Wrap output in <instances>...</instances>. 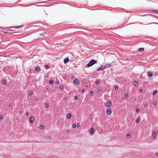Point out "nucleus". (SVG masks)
<instances>
[{
  "mask_svg": "<svg viewBox=\"0 0 158 158\" xmlns=\"http://www.w3.org/2000/svg\"><path fill=\"white\" fill-rule=\"evenodd\" d=\"M85 89H81V92L82 93H84V92H85Z\"/></svg>",
  "mask_w": 158,
  "mask_h": 158,
  "instance_id": "obj_33",
  "label": "nucleus"
},
{
  "mask_svg": "<svg viewBox=\"0 0 158 158\" xmlns=\"http://www.w3.org/2000/svg\"><path fill=\"white\" fill-rule=\"evenodd\" d=\"M45 67L46 68H48L49 67V66L48 65H45Z\"/></svg>",
  "mask_w": 158,
  "mask_h": 158,
  "instance_id": "obj_35",
  "label": "nucleus"
},
{
  "mask_svg": "<svg viewBox=\"0 0 158 158\" xmlns=\"http://www.w3.org/2000/svg\"><path fill=\"white\" fill-rule=\"evenodd\" d=\"M56 83L57 84H59V81L56 82Z\"/></svg>",
  "mask_w": 158,
  "mask_h": 158,
  "instance_id": "obj_46",
  "label": "nucleus"
},
{
  "mask_svg": "<svg viewBox=\"0 0 158 158\" xmlns=\"http://www.w3.org/2000/svg\"><path fill=\"white\" fill-rule=\"evenodd\" d=\"M104 67L105 69V68H110L111 67V65L110 64H106V65H104Z\"/></svg>",
  "mask_w": 158,
  "mask_h": 158,
  "instance_id": "obj_6",
  "label": "nucleus"
},
{
  "mask_svg": "<svg viewBox=\"0 0 158 158\" xmlns=\"http://www.w3.org/2000/svg\"><path fill=\"white\" fill-rule=\"evenodd\" d=\"M131 134H127V138H129L131 137Z\"/></svg>",
  "mask_w": 158,
  "mask_h": 158,
  "instance_id": "obj_18",
  "label": "nucleus"
},
{
  "mask_svg": "<svg viewBox=\"0 0 158 158\" xmlns=\"http://www.w3.org/2000/svg\"><path fill=\"white\" fill-rule=\"evenodd\" d=\"M33 94V93L32 91H30L29 92V95L30 96L31 95Z\"/></svg>",
  "mask_w": 158,
  "mask_h": 158,
  "instance_id": "obj_31",
  "label": "nucleus"
},
{
  "mask_svg": "<svg viewBox=\"0 0 158 158\" xmlns=\"http://www.w3.org/2000/svg\"><path fill=\"white\" fill-rule=\"evenodd\" d=\"M111 106V102L110 101H107L106 103V106L108 107H110Z\"/></svg>",
  "mask_w": 158,
  "mask_h": 158,
  "instance_id": "obj_3",
  "label": "nucleus"
},
{
  "mask_svg": "<svg viewBox=\"0 0 158 158\" xmlns=\"http://www.w3.org/2000/svg\"><path fill=\"white\" fill-rule=\"evenodd\" d=\"M3 119V116L2 115L0 116V120H1Z\"/></svg>",
  "mask_w": 158,
  "mask_h": 158,
  "instance_id": "obj_32",
  "label": "nucleus"
},
{
  "mask_svg": "<svg viewBox=\"0 0 158 158\" xmlns=\"http://www.w3.org/2000/svg\"><path fill=\"white\" fill-rule=\"evenodd\" d=\"M153 104L154 105H156L157 104V102L156 101H154L153 102Z\"/></svg>",
  "mask_w": 158,
  "mask_h": 158,
  "instance_id": "obj_26",
  "label": "nucleus"
},
{
  "mask_svg": "<svg viewBox=\"0 0 158 158\" xmlns=\"http://www.w3.org/2000/svg\"><path fill=\"white\" fill-rule=\"evenodd\" d=\"M114 89H115V90H117L118 89V86H116L115 87V88H114Z\"/></svg>",
  "mask_w": 158,
  "mask_h": 158,
  "instance_id": "obj_22",
  "label": "nucleus"
},
{
  "mask_svg": "<svg viewBox=\"0 0 158 158\" xmlns=\"http://www.w3.org/2000/svg\"><path fill=\"white\" fill-rule=\"evenodd\" d=\"M148 106V104H145L144 107H146Z\"/></svg>",
  "mask_w": 158,
  "mask_h": 158,
  "instance_id": "obj_36",
  "label": "nucleus"
},
{
  "mask_svg": "<svg viewBox=\"0 0 158 158\" xmlns=\"http://www.w3.org/2000/svg\"><path fill=\"white\" fill-rule=\"evenodd\" d=\"M35 70L37 71H39L40 70V68L38 67H36L35 68Z\"/></svg>",
  "mask_w": 158,
  "mask_h": 158,
  "instance_id": "obj_21",
  "label": "nucleus"
},
{
  "mask_svg": "<svg viewBox=\"0 0 158 158\" xmlns=\"http://www.w3.org/2000/svg\"><path fill=\"white\" fill-rule=\"evenodd\" d=\"M144 50V49L143 48H140L139 49V52H143Z\"/></svg>",
  "mask_w": 158,
  "mask_h": 158,
  "instance_id": "obj_14",
  "label": "nucleus"
},
{
  "mask_svg": "<svg viewBox=\"0 0 158 158\" xmlns=\"http://www.w3.org/2000/svg\"><path fill=\"white\" fill-rule=\"evenodd\" d=\"M6 80H4L3 81V84L5 85L6 84Z\"/></svg>",
  "mask_w": 158,
  "mask_h": 158,
  "instance_id": "obj_30",
  "label": "nucleus"
},
{
  "mask_svg": "<svg viewBox=\"0 0 158 158\" xmlns=\"http://www.w3.org/2000/svg\"><path fill=\"white\" fill-rule=\"evenodd\" d=\"M40 128L41 129H43L44 128V126L41 124V125L40 126Z\"/></svg>",
  "mask_w": 158,
  "mask_h": 158,
  "instance_id": "obj_20",
  "label": "nucleus"
},
{
  "mask_svg": "<svg viewBox=\"0 0 158 158\" xmlns=\"http://www.w3.org/2000/svg\"><path fill=\"white\" fill-rule=\"evenodd\" d=\"M23 26V25H20V26H17L16 27V28H19L21 27H22Z\"/></svg>",
  "mask_w": 158,
  "mask_h": 158,
  "instance_id": "obj_34",
  "label": "nucleus"
},
{
  "mask_svg": "<svg viewBox=\"0 0 158 158\" xmlns=\"http://www.w3.org/2000/svg\"><path fill=\"white\" fill-rule=\"evenodd\" d=\"M78 97H77V96H75L74 99L75 100H78Z\"/></svg>",
  "mask_w": 158,
  "mask_h": 158,
  "instance_id": "obj_25",
  "label": "nucleus"
},
{
  "mask_svg": "<svg viewBox=\"0 0 158 158\" xmlns=\"http://www.w3.org/2000/svg\"><path fill=\"white\" fill-rule=\"evenodd\" d=\"M50 84H52L53 83V81L52 80H50L49 81Z\"/></svg>",
  "mask_w": 158,
  "mask_h": 158,
  "instance_id": "obj_16",
  "label": "nucleus"
},
{
  "mask_svg": "<svg viewBox=\"0 0 158 158\" xmlns=\"http://www.w3.org/2000/svg\"><path fill=\"white\" fill-rule=\"evenodd\" d=\"M139 121H140L139 117L138 118H137V119L136 120V123H138L139 122Z\"/></svg>",
  "mask_w": 158,
  "mask_h": 158,
  "instance_id": "obj_15",
  "label": "nucleus"
},
{
  "mask_svg": "<svg viewBox=\"0 0 158 158\" xmlns=\"http://www.w3.org/2000/svg\"><path fill=\"white\" fill-rule=\"evenodd\" d=\"M90 95L93 96V92L92 91H91L90 92Z\"/></svg>",
  "mask_w": 158,
  "mask_h": 158,
  "instance_id": "obj_27",
  "label": "nucleus"
},
{
  "mask_svg": "<svg viewBox=\"0 0 158 158\" xmlns=\"http://www.w3.org/2000/svg\"><path fill=\"white\" fill-rule=\"evenodd\" d=\"M66 99V98H65V99H64V100Z\"/></svg>",
  "mask_w": 158,
  "mask_h": 158,
  "instance_id": "obj_52",
  "label": "nucleus"
},
{
  "mask_svg": "<svg viewBox=\"0 0 158 158\" xmlns=\"http://www.w3.org/2000/svg\"><path fill=\"white\" fill-rule=\"evenodd\" d=\"M156 135V133L155 131H154L152 133V136L155 138Z\"/></svg>",
  "mask_w": 158,
  "mask_h": 158,
  "instance_id": "obj_8",
  "label": "nucleus"
},
{
  "mask_svg": "<svg viewBox=\"0 0 158 158\" xmlns=\"http://www.w3.org/2000/svg\"><path fill=\"white\" fill-rule=\"evenodd\" d=\"M139 92H142V91H143V89H139Z\"/></svg>",
  "mask_w": 158,
  "mask_h": 158,
  "instance_id": "obj_40",
  "label": "nucleus"
},
{
  "mask_svg": "<svg viewBox=\"0 0 158 158\" xmlns=\"http://www.w3.org/2000/svg\"><path fill=\"white\" fill-rule=\"evenodd\" d=\"M139 111H140V109L139 108H137L136 109V112L138 113V112H139Z\"/></svg>",
  "mask_w": 158,
  "mask_h": 158,
  "instance_id": "obj_23",
  "label": "nucleus"
},
{
  "mask_svg": "<svg viewBox=\"0 0 158 158\" xmlns=\"http://www.w3.org/2000/svg\"><path fill=\"white\" fill-rule=\"evenodd\" d=\"M9 106L10 107L11 106V104L9 105Z\"/></svg>",
  "mask_w": 158,
  "mask_h": 158,
  "instance_id": "obj_47",
  "label": "nucleus"
},
{
  "mask_svg": "<svg viewBox=\"0 0 158 158\" xmlns=\"http://www.w3.org/2000/svg\"><path fill=\"white\" fill-rule=\"evenodd\" d=\"M34 121V118L33 117H31L30 118V121L31 123H32Z\"/></svg>",
  "mask_w": 158,
  "mask_h": 158,
  "instance_id": "obj_7",
  "label": "nucleus"
},
{
  "mask_svg": "<svg viewBox=\"0 0 158 158\" xmlns=\"http://www.w3.org/2000/svg\"><path fill=\"white\" fill-rule=\"evenodd\" d=\"M95 82L96 85H98L99 84V82L98 81L96 80Z\"/></svg>",
  "mask_w": 158,
  "mask_h": 158,
  "instance_id": "obj_28",
  "label": "nucleus"
},
{
  "mask_svg": "<svg viewBox=\"0 0 158 158\" xmlns=\"http://www.w3.org/2000/svg\"><path fill=\"white\" fill-rule=\"evenodd\" d=\"M133 84L135 86H137L138 85V83L135 81H133Z\"/></svg>",
  "mask_w": 158,
  "mask_h": 158,
  "instance_id": "obj_13",
  "label": "nucleus"
},
{
  "mask_svg": "<svg viewBox=\"0 0 158 158\" xmlns=\"http://www.w3.org/2000/svg\"><path fill=\"white\" fill-rule=\"evenodd\" d=\"M156 12L158 13V10H156Z\"/></svg>",
  "mask_w": 158,
  "mask_h": 158,
  "instance_id": "obj_48",
  "label": "nucleus"
},
{
  "mask_svg": "<svg viewBox=\"0 0 158 158\" xmlns=\"http://www.w3.org/2000/svg\"><path fill=\"white\" fill-rule=\"evenodd\" d=\"M79 83V81L78 80L75 79L74 81V83L76 85H77Z\"/></svg>",
  "mask_w": 158,
  "mask_h": 158,
  "instance_id": "obj_5",
  "label": "nucleus"
},
{
  "mask_svg": "<svg viewBox=\"0 0 158 158\" xmlns=\"http://www.w3.org/2000/svg\"><path fill=\"white\" fill-rule=\"evenodd\" d=\"M105 69L104 66H101L100 67L98 68L97 69V71H99L101 70H102Z\"/></svg>",
  "mask_w": 158,
  "mask_h": 158,
  "instance_id": "obj_4",
  "label": "nucleus"
},
{
  "mask_svg": "<svg viewBox=\"0 0 158 158\" xmlns=\"http://www.w3.org/2000/svg\"><path fill=\"white\" fill-rule=\"evenodd\" d=\"M80 124L79 123H78L77 124V127H80Z\"/></svg>",
  "mask_w": 158,
  "mask_h": 158,
  "instance_id": "obj_37",
  "label": "nucleus"
},
{
  "mask_svg": "<svg viewBox=\"0 0 158 158\" xmlns=\"http://www.w3.org/2000/svg\"><path fill=\"white\" fill-rule=\"evenodd\" d=\"M107 113L109 115L111 113V110L110 108L108 109L107 110Z\"/></svg>",
  "mask_w": 158,
  "mask_h": 158,
  "instance_id": "obj_9",
  "label": "nucleus"
},
{
  "mask_svg": "<svg viewBox=\"0 0 158 158\" xmlns=\"http://www.w3.org/2000/svg\"><path fill=\"white\" fill-rule=\"evenodd\" d=\"M89 132L91 133L92 134H93L94 132V130L93 128H91L89 130Z\"/></svg>",
  "mask_w": 158,
  "mask_h": 158,
  "instance_id": "obj_11",
  "label": "nucleus"
},
{
  "mask_svg": "<svg viewBox=\"0 0 158 158\" xmlns=\"http://www.w3.org/2000/svg\"><path fill=\"white\" fill-rule=\"evenodd\" d=\"M76 127V124H73L72 125V127L73 128H75Z\"/></svg>",
  "mask_w": 158,
  "mask_h": 158,
  "instance_id": "obj_24",
  "label": "nucleus"
},
{
  "mask_svg": "<svg viewBox=\"0 0 158 158\" xmlns=\"http://www.w3.org/2000/svg\"><path fill=\"white\" fill-rule=\"evenodd\" d=\"M45 77L47 78L48 77V74H46L45 75Z\"/></svg>",
  "mask_w": 158,
  "mask_h": 158,
  "instance_id": "obj_39",
  "label": "nucleus"
},
{
  "mask_svg": "<svg viewBox=\"0 0 158 158\" xmlns=\"http://www.w3.org/2000/svg\"><path fill=\"white\" fill-rule=\"evenodd\" d=\"M26 115H27L28 114V113L27 112H26Z\"/></svg>",
  "mask_w": 158,
  "mask_h": 158,
  "instance_id": "obj_43",
  "label": "nucleus"
},
{
  "mask_svg": "<svg viewBox=\"0 0 158 158\" xmlns=\"http://www.w3.org/2000/svg\"><path fill=\"white\" fill-rule=\"evenodd\" d=\"M66 99V98H65V99H64V100Z\"/></svg>",
  "mask_w": 158,
  "mask_h": 158,
  "instance_id": "obj_51",
  "label": "nucleus"
},
{
  "mask_svg": "<svg viewBox=\"0 0 158 158\" xmlns=\"http://www.w3.org/2000/svg\"><path fill=\"white\" fill-rule=\"evenodd\" d=\"M66 99V98H65V99H64V100Z\"/></svg>",
  "mask_w": 158,
  "mask_h": 158,
  "instance_id": "obj_53",
  "label": "nucleus"
},
{
  "mask_svg": "<svg viewBox=\"0 0 158 158\" xmlns=\"http://www.w3.org/2000/svg\"><path fill=\"white\" fill-rule=\"evenodd\" d=\"M75 77H74L73 76H71V78L72 79H73Z\"/></svg>",
  "mask_w": 158,
  "mask_h": 158,
  "instance_id": "obj_41",
  "label": "nucleus"
},
{
  "mask_svg": "<svg viewBox=\"0 0 158 158\" xmlns=\"http://www.w3.org/2000/svg\"><path fill=\"white\" fill-rule=\"evenodd\" d=\"M125 98H128V95L127 93H126L125 94Z\"/></svg>",
  "mask_w": 158,
  "mask_h": 158,
  "instance_id": "obj_19",
  "label": "nucleus"
},
{
  "mask_svg": "<svg viewBox=\"0 0 158 158\" xmlns=\"http://www.w3.org/2000/svg\"><path fill=\"white\" fill-rule=\"evenodd\" d=\"M69 61V59L68 57H67L66 59L64 60V63L65 64L67 63Z\"/></svg>",
  "mask_w": 158,
  "mask_h": 158,
  "instance_id": "obj_12",
  "label": "nucleus"
},
{
  "mask_svg": "<svg viewBox=\"0 0 158 158\" xmlns=\"http://www.w3.org/2000/svg\"><path fill=\"white\" fill-rule=\"evenodd\" d=\"M20 113L21 114L23 113V111L22 110H20Z\"/></svg>",
  "mask_w": 158,
  "mask_h": 158,
  "instance_id": "obj_42",
  "label": "nucleus"
},
{
  "mask_svg": "<svg viewBox=\"0 0 158 158\" xmlns=\"http://www.w3.org/2000/svg\"><path fill=\"white\" fill-rule=\"evenodd\" d=\"M157 132L158 133V130H157Z\"/></svg>",
  "mask_w": 158,
  "mask_h": 158,
  "instance_id": "obj_50",
  "label": "nucleus"
},
{
  "mask_svg": "<svg viewBox=\"0 0 158 158\" xmlns=\"http://www.w3.org/2000/svg\"><path fill=\"white\" fill-rule=\"evenodd\" d=\"M48 104L47 103H46L45 104V108H47L48 107Z\"/></svg>",
  "mask_w": 158,
  "mask_h": 158,
  "instance_id": "obj_29",
  "label": "nucleus"
},
{
  "mask_svg": "<svg viewBox=\"0 0 158 158\" xmlns=\"http://www.w3.org/2000/svg\"><path fill=\"white\" fill-rule=\"evenodd\" d=\"M147 75L148 77L150 78L152 77L153 75L152 73L151 72H148Z\"/></svg>",
  "mask_w": 158,
  "mask_h": 158,
  "instance_id": "obj_2",
  "label": "nucleus"
},
{
  "mask_svg": "<svg viewBox=\"0 0 158 158\" xmlns=\"http://www.w3.org/2000/svg\"><path fill=\"white\" fill-rule=\"evenodd\" d=\"M60 89H63L64 86H60Z\"/></svg>",
  "mask_w": 158,
  "mask_h": 158,
  "instance_id": "obj_38",
  "label": "nucleus"
},
{
  "mask_svg": "<svg viewBox=\"0 0 158 158\" xmlns=\"http://www.w3.org/2000/svg\"><path fill=\"white\" fill-rule=\"evenodd\" d=\"M156 156H158V153H157L156 154Z\"/></svg>",
  "mask_w": 158,
  "mask_h": 158,
  "instance_id": "obj_44",
  "label": "nucleus"
},
{
  "mask_svg": "<svg viewBox=\"0 0 158 158\" xmlns=\"http://www.w3.org/2000/svg\"><path fill=\"white\" fill-rule=\"evenodd\" d=\"M157 93V91L155 90L153 92V95H156Z\"/></svg>",
  "mask_w": 158,
  "mask_h": 158,
  "instance_id": "obj_17",
  "label": "nucleus"
},
{
  "mask_svg": "<svg viewBox=\"0 0 158 158\" xmlns=\"http://www.w3.org/2000/svg\"><path fill=\"white\" fill-rule=\"evenodd\" d=\"M96 61L95 60H93L90 61V62L88 64L87 66L88 67H90L95 64Z\"/></svg>",
  "mask_w": 158,
  "mask_h": 158,
  "instance_id": "obj_1",
  "label": "nucleus"
},
{
  "mask_svg": "<svg viewBox=\"0 0 158 158\" xmlns=\"http://www.w3.org/2000/svg\"><path fill=\"white\" fill-rule=\"evenodd\" d=\"M41 35H42V36H43V34H42V33H41Z\"/></svg>",
  "mask_w": 158,
  "mask_h": 158,
  "instance_id": "obj_49",
  "label": "nucleus"
},
{
  "mask_svg": "<svg viewBox=\"0 0 158 158\" xmlns=\"http://www.w3.org/2000/svg\"><path fill=\"white\" fill-rule=\"evenodd\" d=\"M71 113H69L66 115V117L68 119L70 118L71 117Z\"/></svg>",
  "mask_w": 158,
  "mask_h": 158,
  "instance_id": "obj_10",
  "label": "nucleus"
},
{
  "mask_svg": "<svg viewBox=\"0 0 158 158\" xmlns=\"http://www.w3.org/2000/svg\"><path fill=\"white\" fill-rule=\"evenodd\" d=\"M98 90L99 92H100L101 91V89H98Z\"/></svg>",
  "mask_w": 158,
  "mask_h": 158,
  "instance_id": "obj_45",
  "label": "nucleus"
}]
</instances>
